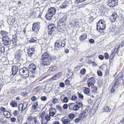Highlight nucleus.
Here are the masks:
<instances>
[{
	"label": "nucleus",
	"instance_id": "36",
	"mask_svg": "<svg viewBox=\"0 0 124 124\" xmlns=\"http://www.w3.org/2000/svg\"><path fill=\"white\" fill-rule=\"evenodd\" d=\"M58 99L56 98H53L52 101V102L54 104H55L58 102Z\"/></svg>",
	"mask_w": 124,
	"mask_h": 124
},
{
	"label": "nucleus",
	"instance_id": "32",
	"mask_svg": "<svg viewBox=\"0 0 124 124\" xmlns=\"http://www.w3.org/2000/svg\"><path fill=\"white\" fill-rule=\"evenodd\" d=\"M74 104L73 103H70L69 104V108L70 109L72 110L73 108V106L74 105Z\"/></svg>",
	"mask_w": 124,
	"mask_h": 124
},
{
	"label": "nucleus",
	"instance_id": "6",
	"mask_svg": "<svg viewBox=\"0 0 124 124\" xmlns=\"http://www.w3.org/2000/svg\"><path fill=\"white\" fill-rule=\"evenodd\" d=\"M108 5L110 7H114L117 4L116 0H108Z\"/></svg>",
	"mask_w": 124,
	"mask_h": 124
},
{
	"label": "nucleus",
	"instance_id": "21",
	"mask_svg": "<svg viewBox=\"0 0 124 124\" xmlns=\"http://www.w3.org/2000/svg\"><path fill=\"white\" fill-rule=\"evenodd\" d=\"M86 34H84L80 37L79 39L81 41H83L86 39Z\"/></svg>",
	"mask_w": 124,
	"mask_h": 124
},
{
	"label": "nucleus",
	"instance_id": "53",
	"mask_svg": "<svg viewBox=\"0 0 124 124\" xmlns=\"http://www.w3.org/2000/svg\"><path fill=\"white\" fill-rule=\"evenodd\" d=\"M41 100L43 101H45L46 100V96H42L41 98Z\"/></svg>",
	"mask_w": 124,
	"mask_h": 124
},
{
	"label": "nucleus",
	"instance_id": "5",
	"mask_svg": "<svg viewBox=\"0 0 124 124\" xmlns=\"http://www.w3.org/2000/svg\"><path fill=\"white\" fill-rule=\"evenodd\" d=\"M2 39L3 44L5 45H8L11 42V40L9 37H3Z\"/></svg>",
	"mask_w": 124,
	"mask_h": 124
},
{
	"label": "nucleus",
	"instance_id": "51",
	"mask_svg": "<svg viewBox=\"0 0 124 124\" xmlns=\"http://www.w3.org/2000/svg\"><path fill=\"white\" fill-rule=\"evenodd\" d=\"M104 56L105 58L106 59H108L109 58V55L107 53H104Z\"/></svg>",
	"mask_w": 124,
	"mask_h": 124
},
{
	"label": "nucleus",
	"instance_id": "63",
	"mask_svg": "<svg viewBox=\"0 0 124 124\" xmlns=\"http://www.w3.org/2000/svg\"><path fill=\"white\" fill-rule=\"evenodd\" d=\"M87 4H83L80 6V8H84L86 5Z\"/></svg>",
	"mask_w": 124,
	"mask_h": 124
},
{
	"label": "nucleus",
	"instance_id": "20",
	"mask_svg": "<svg viewBox=\"0 0 124 124\" xmlns=\"http://www.w3.org/2000/svg\"><path fill=\"white\" fill-rule=\"evenodd\" d=\"M103 111H104L108 112H110L111 109L107 105H105L103 108Z\"/></svg>",
	"mask_w": 124,
	"mask_h": 124
},
{
	"label": "nucleus",
	"instance_id": "42",
	"mask_svg": "<svg viewBox=\"0 0 124 124\" xmlns=\"http://www.w3.org/2000/svg\"><path fill=\"white\" fill-rule=\"evenodd\" d=\"M77 99V97L75 96H73L72 97L69 98L70 99L73 101H75Z\"/></svg>",
	"mask_w": 124,
	"mask_h": 124
},
{
	"label": "nucleus",
	"instance_id": "19",
	"mask_svg": "<svg viewBox=\"0 0 124 124\" xmlns=\"http://www.w3.org/2000/svg\"><path fill=\"white\" fill-rule=\"evenodd\" d=\"M3 114L7 118H9L11 117V114L10 113L7 111H5L3 112Z\"/></svg>",
	"mask_w": 124,
	"mask_h": 124
},
{
	"label": "nucleus",
	"instance_id": "2",
	"mask_svg": "<svg viewBox=\"0 0 124 124\" xmlns=\"http://www.w3.org/2000/svg\"><path fill=\"white\" fill-rule=\"evenodd\" d=\"M12 48L15 53V58L17 59L18 61H19L20 60L22 59V57L24 52L21 49H19L18 47L15 46Z\"/></svg>",
	"mask_w": 124,
	"mask_h": 124
},
{
	"label": "nucleus",
	"instance_id": "1",
	"mask_svg": "<svg viewBox=\"0 0 124 124\" xmlns=\"http://www.w3.org/2000/svg\"><path fill=\"white\" fill-rule=\"evenodd\" d=\"M51 61V58L49 54L46 52L44 53L42 55V58L41 61V63L44 66L49 65Z\"/></svg>",
	"mask_w": 124,
	"mask_h": 124
},
{
	"label": "nucleus",
	"instance_id": "17",
	"mask_svg": "<svg viewBox=\"0 0 124 124\" xmlns=\"http://www.w3.org/2000/svg\"><path fill=\"white\" fill-rule=\"evenodd\" d=\"M70 1H64V3H63L61 6H60L61 8H64L68 6L70 4Z\"/></svg>",
	"mask_w": 124,
	"mask_h": 124
},
{
	"label": "nucleus",
	"instance_id": "33",
	"mask_svg": "<svg viewBox=\"0 0 124 124\" xmlns=\"http://www.w3.org/2000/svg\"><path fill=\"white\" fill-rule=\"evenodd\" d=\"M10 105L13 107H16L17 106V104L16 102L14 101L10 103Z\"/></svg>",
	"mask_w": 124,
	"mask_h": 124
},
{
	"label": "nucleus",
	"instance_id": "46",
	"mask_svg": "<svg viewBox=\"0 0 124 124\" xmlns=\"http://www.w3.org/2000/svg\"><path fill=\"white\" fill-rule=\"evenodd\" d=\"M94 84H93L92 83L88 82V85L89 87H91L92 88L94 85Z\"/></svg>",
	"mask_w": 124,
	"mask_h": 124
},
{
	"label": "nucleus",
	"instance_id": "12",
	"mask_svg": "<svg viewBox=\"0 0 124 124\" xmlns=\"http://www.w3.org/2000/svg\"><path fill=\"white\" fill-rule=\"evenodd\" d=\"M117 16V15L116 13H113L110 16V19L112 22H114L116 20V18Z\"/></svg>",
	"mask_w": 124,
	"mask_h": 124
},
{
	"label": "nucleus",
	"instance_id": "61",
	"mask_svg": "<svg viewBox=\"0 0 124 124\" xmlns=\"http://www.w3.org/2000/svg\"><path fill=\"white\" fill-rule=\"evenodd\" d=\"M76 105L79 108L82 106V103L80 102L77 103V104Z\"/></svg>",
	"mask_w": 124,
	"mask_h": 124
},
{
	"label": "nucleus",
	"instance_id": "28",
	"mask_svg": "<svg viewBox=\"0 0 124 124\" xmlns=\"http://www.w3.org/2000/svg\"><path fill=\"white\" fill-rule=\"evenodd\" d=\"M89 82L94 84L95 83V80L94 77H92L89 78L88 79Z\"/></svg>",
	"mask_w": 124,
	"mask_h": 124
},
{
	"label": "nucleus",
	"instance_id": "34",
	"mask_svg": "<svg viewBox=\"0 0 124 124\" xmlns=\"http://www.w3.org/2000/svg\"><path fill=\"white\" fill-rule=\"evenodd\" d=\"M40 23L39 22L36 23H34L33 24V25L36 27H38V28H40Z\"/></svg>",
	"mask_w": 124,
	"mask_h": 124
},
{
	"label": "nucleus",
	"instance_id": "39",
	"mask_svg": "<svg viewBox=\"0 0 124 124\" xmlns=\"http://www.w3.org/2000/svg\"><path fill=\"white\" fill-rule=\"evenodd\" d=\"M93 92H97V88L94 85L91 88Z\"/></svg>",
	"mask_w": 124,
	"mask_h": 124
},
{
	"label": "nucleus",
	"instance_id": "23",
	"mask_svg": "<svg viewBox=\"0 0 124 124\" xmlns=\"http://www.w3.org/2000/svg\"><path fill=\"white\" fill-rule=\"evenodd\" d=\"M39 118L40 119V120L41 121V123L42 124H46L47 123V122H44L45 120L44 119V116H42L39 115Z\"/></svg>",
	"mask_w": 124,
	"mask_h": 124
},
{
	"label": "nucleus",
	"instance_id": "52",
	"mask_svg": "<svg viewBox=\"0 0 124 124\" xmlns=\"http://www.w3.org/2000/svg\"><path fill=\"white\" fill-rule=\"evenodd\" d=\"M56 108L57 109H58L60 111H62V109L61 107L59 105H57L56 106Z\"/></svg>",
	"mask_w": 124,
	"mask_h": 124
},
{
	"label": "nucleus",
	"instance_id": "7",
	"mask_svg": "<svg viewBox=\"0 0 124 124\" xmlns=\"http://www.w3.org/2000/svg\"><path fill=\"white\" fill-rule=\"evenodd\" d=\"M48 34L49 35L51 34L52 32L54 31L55 29L54 25L53 24H49L48 26Z\"/></svg>",
	"mask_w": 124,
	"mask_h": 124
},
{
	"label": "nucleus",
	"instance_id": "57",
	"mask_svg": "<svg viewBox=\"0 0 124 124\" xmlns=\"http://www.w3.org/2000/svg\"><path fill=\"white\" fill-rule=\"evenodd\" d=\"M31 99L32 101H34L37 99V98L35 96H33L32 97Z\"/></svg>",
	"mask_w": 124,
	"mask_h": 124
},
{
	"label": "nucleus",
	"instance_id": "10",
	"mask_svg": "<svg viewBox=\"0 0 124 124\" xmlns=\"http://www.w3.org/2000/svg\"><path fill=\"white\" fill-rule=\"evenodd\" d=\"M57 70V67L56 66H54L50 67L48 70L47 72L48 73H52Z\"/></svg>",
	"mask_w": 124,
	"mask_h": 124
},
{
	"label": "nucleus",
	"instance_id": "18",
	"mask_svg": "<svg viewBox=\"0 0 124 124\" xmlns=\"http://www.w3.org/2000/svg\"><path fill=\"white\" fill-rule=\"evenodd\" d=\"M53 15L49 13L48 11L45 17L46 18V19L48 20H50L51 19V18Z\"/></svg>",
	"mask_w": 124,
	"mask_h": 124
},
{
	"label": "nucleus",
	"instance_id": "38",
	"mask_svg": "<svg viewBox=\"0 0 124 124\" xmlns=\"http://www.w3.org/2000/svg\"><path fill=\"white\" fill-rule=\"evenodd\" d=\"M5 47L4 46L0 45V52L2 53L4 52L5 51Z\"/></svg>",
	"mask_w": 124,
	"mask_h": 124
},
{
	"label": "nucleus",
	"instance_id": "44",
	"mask_svg": "<svg viewBox=\"0 0 124 124\" xmlns=\"http://www.w3.org/2000/svg\"><path fill=\"white\" fill-rule=\"evenodd\" d=\"M85 70L84 69H83L80 70V73L81 74L84 75L85 73Z\"/></svg>",
	"mask_w": 124,
	"mask_h": 124
},
{
	"label": "nucleus",
	"instance_id": "35",
	"mask_svg": "<svg viewBox=\"0 0 124 124\" xmlns=\"http://www.w3.org/2000/svg\"><path fill=\"white\" fill-rule=\"evenodd\" d=\"M78 107L76 105H75L73 106V108L72 110L74 111H77L79 109Z\"/></svg>",
	"mask_w": 124,
	"mask_h": 124
},
{
	"label": "nucleus",
	"instance_id": "26",
	"mask_svg": "<svg viewBox=\"0 0 124 124\" xmlns=\"http://www.w3.org/2000/svg\"><path fill=\"white\" fill-rule=\"evenodd\" d=\"M90 91L89 88L86 87H85V89L84 90V92L86 94H89Z\"/></svg>",
	"mask_w": 124,
	"mask_h": 124
},
{
	"label": "nucleus",
	"instance_id": "30",
	"mask_svg": "<svg viewBox=\"0 0 124 124\" xmlns=\"http://www.w3.org/2000/svg\"><path fill=\"white\" fill-rule=\"evenodd\" d=\"M35 116L33 117L29 116H28L27 119L29 121L31 122L34 119H35Z\"/></svg>",
	"mask_w": 124,
	"mask_h": 124
},
{
	"label": "nucleus",
	"instance_id": "13",
	"mask_svg": "<svg viewBox=\"0 0 124 124\" xmlns=\"http://www.w3.org/2000/svg\"><path fill=\"white\" fill-rule=\"evenodd\" d=\"M61 121L63 124H70V121L69 119L64 117L61 119Z\"/></svg>",
	"mask_w": 124,
	"mask_h": 124
},
{
	"label": "nucleus",
	"instance_id": "11",
	"mask_svg": "<svg viewBox=\"0 0 124 124\" xmlns=\"http://www.w3.org/2000/svg\"><path fill=\"white\" fill-rule=\"evenodd\" d=\"M61 43L58 41H56L54 44V50L56 51L59 50L61 47Z\"/></svg>",
	"mask_w": 124,
	"mask_h": 124
},
{
	"label": "nucleus",
	"instance_id": "9",
	"mask_svg": "<svg viewBox=\"0 0 124 124\" xmlns=\"http://www.w3.org/2000/svg\"><path fill=\"white\" fill-rule=\"evenodd\" d=\"M34 48H30L27 50L28 54L31 58H33V56H34Z\"/></svg>",
	"mask_w": 124,
	"mask_h": 124
},
{
	"label": "nucleus",
	"instance_id": "55",
	"mask_svg": "<svg viewBox=\"0 0 124 124\" xmlns=\"http://www.w3.org/2000/svg\"><path fill=\"white\" fill-rule=\"evenodd\" d=\"M97 74L98 75L100 76H101L102 75V72L98 70L97 71Z\"/></svg>",
	"mask_w": 124,
	"mask_h": 124
},
{
	"label": "nucleus",
	"instance_id": "56",
	"mask_svg": "<svg viewBox=\"0 0 124 124\" xmlns=\"http://www.w3.org/2000/svg\"><path fill=\"white\" fill-rule=\"evenodd\" d=\"M49 115L50 116H53L55 115V113L53 111H50L49 113Z\"/></svg>",
	"mask_w": 124,
	"mask_h": 124
},
{
	"label": "nucleus",
	"instance_id": "15",
	"mask_svg": "<svg viewBox=\"0 0 124 124\" xmlns=\"http://www.w3.org/2000/svg\"><path fill=\"white\" fill-rule=\"evenodd\" d=\"M56 8L54 7H52L48 9V11L52 15H54L55 14L56 12Z\"/></svg>",
	"mask_w": 124,
	"mask_h": 124
},
{
	"label": "nucleus",
	"instance_id": "62",
	"mask_svg": "<svg viewBox=\"0 0 124 124\" xmlns=\"http://www.w3.org/2000/svg\"><path fill=\"white\" fill-rule=\"evenodd\" d=\"M11 120L12 122H14L16 121V119L15 117H12L11 118Z\"/></svg>",
	"mask_w": 124,
	"mask_h": 124
},
{
	"label": "nucleus",
	"instance_id": "45",
	"mask_svg": "<svg viewBox=\"0 0 124 124\" xmlns=\"http://www.w3.org/2000/svg\"><path fill=\"white\" fill-rule=\"evenodd\" d=\"M85 111H86L88 114V113L90 112L91 111V108L89 107H87L85 109Z\"/></svg>",
	"mask_w": 124,
	"mask_h": 124
},
{
	"label": "nucleus",
	"instance_id": "58",
	"mask_svg": "<svg viewBox=\"0 0 124 124\" xmlns=\"http://www.w3.org/2000/svg\"><path fill=\"white\" fill-rule=\"evenodd\" d=\"M35 119H34L33 121L35 123V124H39V122L37 120V117L36 116Z\"/></svg>",
	"mask_w": 124,
	"mask_h": 124
},
{
	"label": "nucleus",
	"instance_id": "64",
	"mask_svg": "<svg viewBox=\"0 0 124 124\" xmlns=\"http://www.w3.org/2000/svg\"><path fill=\"white\" fill-rule=\"evenodd\" d=\"M40 87L38 86L35 89V90L36 92L39 91L40 90Z\"/></svg>",
	"mask_w": 124,
	"mask_h": 124
},
{
	"label": "nucleus",
	"instance_id": "24",
	"mask_svg": "<svg viewBox=\"0 0 124 124\" xmlns=\"http://www.w3.org/2000/svg\"><path fill=\"white\" fill-rule=\"evenodd\" d=\"M1 34L3 37H8V33L6 31H1Z\"/></svg>",
	"mask_w": 124,
	"mask_h": 124
},
{
	"label": "nucleus",
	"instance_id": "29",
	"mask_svg": "<svg viewBox=\"0 0 124 124\" xmlns=\"http://www.w3.org/2000/svg\"><path fill=\"white\" fill-rule=\"evenodd\" d=\"M38 106V103L37 102H34L32 105V108L34 110H35L37 108Z\"/></svg>",
	"mask_w": 124,
	"mask_h": 124
},
{
	"label": "nucleus",
	"instance_id": "40",
	"mask_svg": "<svg viewBox=\"0 0 124 124\" xmlns=\"http://www.w3.org/2000/svg\"><path fill=\"white\" fill-rule=\"evenodd\" d=\"M61 43V47H64L66 45L65 42L64 40H63L62 41L60 42Z\"/></svg>",
	"mask_w": 124,
	"mask_h": 124
},
{
	"label": "nucleus",
	"instance_id": "49",
	"mask_svg": "<svg viewBox=\"0 0 124 124\" xmlns=\"http://www.w3.org/2000/svg\"><path fill=\"white\" fill-rule=\"evenodd\" d=\"M68 99L67 97H65L63 99L64 102L65 103H67L68 101Z\"/></svg>",
	"mask_w": 124,
	"mask_h": 124
},
{
	"label": "nucleus",
	"instance_id": "54",
	"mask_svg": "<svg viewBox=\"0 0 124 124\" xmlns=\"http://www.w3.org/2000/svg\"><path fill=\"white\" fill-rule=\"evenodd\" d=\"M65 82L66 84V85H69L70 83V81L69 79H67L65 81Z\"/></svg>",
	"mask_w": 124,
	"mask_h": 124
},
{
	"label": "nucleus",
	"instance_id": "50",
	"mask_svg": "<svg viewBox=\"0 0 124 124\" xmlns=\"http://www.w3.org/2000/svg\"><path fill=\"white\" fill-rule=\"evenodd\" d=\"M47 88L46 86L45 87L44 91V92L45 93H46L49 92H50V89H48V90H47Z\"/></svg>",
	"mask_w": 124,
	"mask_h": 124
},
{
	"label": "nucleus",
	"instance_id": "37",
	"mask_svg": "<svg viewBox=\"0 0 124 124\" xmlns=\"http://www.w3.org/2000/svg\"><path fill=\"white\" fill-rule=\"evenodd\" d=\"M87 114L86 111H85V110L84 111H83L82 112L81 115L83 116L82 117H84L85 116V115H87Z\"/></svg>",
	"mask_w": 124,
	"mask_h": 124
},
{
	"label": "nucleus",
	"instance_id": "8",
	"mask_svg": "<svg viewBox=\"0 0 124 124\" xmlns=\"http://www.w3.org/2000/svg\"><path fill=\"white\" fill-rule=\"evenodd\" d=\"M19 70L18 67L14 65L12 67V74L13 75H15L17 74Z\"/></svg>",
	"mask_w": 124,
	"mask_h": 124
},
{
	"label": "nucleus",
	"instance_id": "14",
	"mask_svg": "<svg viewBox=\"0 0 124 124\" xmlns=\"http://www.w3.org/2000/svg\"><path fill=\"white\" fill-rule=\"evenodd\" d=\"M28 68L30 71L33 73L35 72V70L36 69V66L33 63L30 64Z\"/></svg>",
	"mask_w": 124,
	"mask_h": 124
},
{
	"label": "nucleus",
	"instance_id": "41",
	"mask_svg": "<svg viewBox=\"0 0 124 124\" xmlns=\"http://www.w3.org/2000/svg\"><path fill=\"white\" fill-rule=\"evenodd\" d=\"M37 41V39L35 38H34L31 39L30 40V42L33 43L36 42Z\"/></svg>",
	"mask_w": 124,
	"mask_h": 124
},
{
	"label": "nucleus",
	"instance_id": "48",
	"mask_svg": "<svg viewBox=\"0 0 124 124\" xmlns=\"http://www.w3.org/2000/svg\"><path fill=\"white\" fill-rule=\"evenodd\" d=\"M50 118V117L48 115H46L45 117V119L48 122V121H49Z\"/></svg>",
	"mask_w": 124,
	"mask_h": 124
},
{
	"label": "nucleus",
	"instance_id": "60",
	"mask_svg": "<svg viewBox=\"0 0 124 124\" xmlns=\"http://www.w3.org/2000/svg\"><path fill=\"white\" fill-rule=\"evenodd\" d=\"M63 107L64 109H66L68 108V105L67 104H65L63 105Z\"/></svg>",
	"mask_w": 124,
	"mask_h": 124
},
{
	"label": "nucleus",
	"instance_id": "4",
	"mask_svg": "<svg viewBox=\"0 0 124 124\" xmlns=\"http://www.w3.org/2000/svg\"><path fill=\"white\" fill-rule=\"evenodd\" d=\"M105 27L106 25L105 23L102 22L101 20H100L97 23L96 30L97 31L99 30V31L101 32V31L105 29Z\"/></svg>",
	"mask_w": 124,
	"mask_h": 124
},
{
	"label": "nucleus",
	"instance_id": "43",
	"mask_svg": "<svg viewBox=\"0 0 124 124\" xmlns=\"http://www.w3.org/2000/svg\"><path fill=\"white\" fill-rule=\"evenodd\" d=\"M124 47V41L122 42L121 44L119 45L118 46V48H117V50L120 48L122 47Z\"/></svg>",
	"mask_w": 124,
	"mask_h": 124
},
{
	"label": "nucleus",
	"instance_id": "59",
	"mask_svg": "<svg viewBox=\"0 0 124 124\" xmlns=\"http://www.w3.org/2000/svg\"><path fill=\"white\" fill-rule=\"evenodd\" d=\"M13 114L15 116H17L18 115L19 112L15 110L14 111Z\"/></svg>",
	"mask_w": 124,
	"mask_h": 124
},
{
	"label": "nucleus",
	"instance_id": "22",
	"mask_svg": "<svg viewBox=\"0 0 124 124\" xmlns=\"http://www.w3.org/2000/svg\"><path fill=\"white\" fill-rule=\"evenodd\" d=\"M67 16L66 15H64L63 17L60 19L59 21L60 23H63L67 19Z\"/></svg>",
	"mask_w": 124,
	"mask_h": 124
},
{
	"label": "nucleus",
	"instance_id": "16",
	"mask_svg": "<svg viewBox=\"0 0 124 124\" xmlns=\"http://www.w3.org/2000/svg\"><path fill=\"white\" fill-rule=\"evenodd\" d=\"M119 84V82L118 81L117 79H116L114 80L112 84V85H113L112 86H113L114 87H115L116 89L118 88V85Z\"/></svg>",
	"mask_w": 124,
	"mask_h": 124
},
{
	"label": "nucleus",
	"instance_id": "27",
	"mask_svg": "<svg viewBox=\"0 0 124 124\" xmlns=\"http://www.w3.org/2000/svg\"><path fill=\"white\" fill-rule=\"evenodd\" d=\"M67 77L68 78L72 79L73 77V73L71 72L69 73L67 75Z\"/></svg>",
	"mask_w": 124,
	"mask_h": 124
},
{
	"label": "nucleus",
	"instance_id": "31",
	"mask_svg": "<svg viewBox=\"0 0 124 124\" xmlns=\"http://www.w3.org/2000/svg\"><path fill=\"white\" fill-rule=\"evenodd\" d=\"M39 29L38 27L36 28V27L34 26V25L33 26L32 29L35 32H38Z\"/></svg>",
	"mask_w": 124,
	"mask_h": 124
},
{
	"label": "nucleus",
	"instance_id": "3",
	"mask_svg": "<svg viewBox=\"0 0 124 124\" xmlns=\"http://www.w3.org/2000/svg\"><path fill=\"white\" fill-rule=\"evenodd\" d=\"M29 71L28 69L26 67L21 69L19 71L20 75L22 77L24 78H26L29 76Z\"/></svg>",
	"mask_w": 124,
	"mask_h": 124
},
{
	"label": "nucleus",
	"instance_id": "25",
	"mask_svg": "<svg viewBox=\"0 0 124 124\" xmlns=\"http://www.w3.org/2000/svg\"><path fill=\"white\" fill-rule=\"evenodd\" d=\"M26 104L25 102L23 103V104L20 103L19 104V106L18 109L22 111L23 109V106L25 107Z\"/></svg>",
	"mask_w": 124,
	"mask_h": 124
},
{
	"label": "nucleus",
	"instance_id": "47",
	"mask_svg": "<svg viewBox=\"0 0 124 124\" xmlns=\"http://www.w3.org/2000/svg\"><path fill=\"white\" fill-rule=\"evenodd\" d=\"M68 116L70 119H72L74 118V114H70L69 115H68Z\"/></svg>",
	"mask_w": 124,
	"mask_h": 124
}]
</instances>
